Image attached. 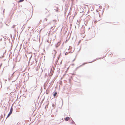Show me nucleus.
<instances>
[{
  "mask_svg": "<svg viewBox=\"0 0 125 125\" xmlns=\"http://www.w3.org/2000/svg\"><path fill=\"white\" fill-rule=\"evenodd\" d=\"M13 111V108L12 107H11V108L10 109V112L8 114V116H7V118L8 117L12 114Z\"/></svg>",
  "mask_w": 125,
  "mask_h": 125,
  "instance_id": "f257e3e1",
  "label": "nucleus"
},
{
  "mask_svg": "<svg viewBox=\"0 0 125 125\" xmlns=\"http://www.w3.org/2000/svg\"><path fill=\"white\" fill-rule=\"evenodd\" d=\"M69 119H70V118L68 117H67L65 118V120L66 121H67L68 120H69Z\"/></svg>",
  "mask_w": 125,
  "mask_h": 125,
  "instance_id": "f03ea898",
  "label": "nucleus"
},
{
  "mask_svg": "<svg viewBox=\"0 0 125 125\" xmlns=\"http://www.w3.org/2000/svg\"><path fill=\"white\" fill-rule=\"evenodd\" d=\"M57 94V93L56 92H55L54 93V94H53V95L54 97H55L56 95Z\"/></svg>",
  "mask_w": 125,
  "mask_h": 125,
  "instance_id": "7ed1b4c3",
  "label": "nucleus"
},
{
  "mask_svg": "<svg viewBox=\"0 0 125 125\" xmlns=\"http://www.w3.org/2000/svg\"><path fill=\"white\" fill-rule=\"evenodd\" d=\"M24 0H20L19 2H21L23 1Z\"/></svg>",
  "mask_w": 125,
  "mask_h": 125,
  "instance_id": "20e7f679",
  "label": "nucleus"
},
{
  "mask_svg": "<svg viewBox=\"0 0 125 125\" xmlns=\"http://www.w3.org/2000/svg\"><path fill=\"white\" fill-rule=\"evenodd\" d=\"M4 57V56L3 55L2 56L0 57V58H3Z\"/></svg>",
  "mask_w": 125,
  "mask_h": 125,
  "instance_id": "39448f33",
  "label": "nucleus"
},
{
  "mask_svg": "<svg viewBox=\"0 0 125 125\" xmlns=\"http://www.w3.org/2000/svg\"><path fill=\"white\" fill-rule=\"evenodd\" d=\"M45 20L46 21H47V19L46 18H45Z\"/></svg>",
  "mask_w": 125,
  "mask_h": 125,
  "instance_id": "423d86ee",
  "label": "nucleus"
},
{
  "mask_svg": "<svg viewBox=\"0 0 125 125\" xmlns=\"http://www.w3.org/2000/svg\"><path fill=\"white\" fill-rule=\"evenodd\" d=\"M110 55H111V56L112 55V53H111V54H110Z\"/></svg>",
  "mask_w": 125,
  "mask_h": 125,
  "instance_id": "0eeeda50",
  "label": "nucleus"
},
{
  "mask_svg": "<svg viewBox=\"0 0 125 125\" xmlns=\"http://www.w3.org/2000/svg\"><path fill=\"white\" fill-rule=\"evenodd\" d=\"M94 23H96V21H95L94 22Z\"/></svg>",
  "mask_w": 125,
  "mask_h": 125,
  "instance_id": "6e6552de",
  "label": "nucleus"
}]
</instances>
